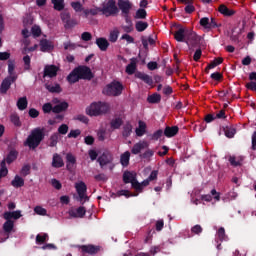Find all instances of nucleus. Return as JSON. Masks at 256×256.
<instances>
[{"label": "nucleus", "mask_w": 256, "mask_h": 256, "mask_svg": "<svg viewBox=\"0 0 256 256\" xmlns=\"http://www.w3.org/2000/svg\"><path fill=\"white\" fill-rule=\"evenodd\" d=\"M31 31L33 37H39V35H41V28L39 26H33Z\"/></svg>", "instance_id": "obj_53"}, {"label": "nucleus", "mask_w": 256, "mask_h": 256, "mask_svg": "<svg viewBox=\"0 0 256 256\" xmlns=\"http://www.w3.org/2000/svg\"><path fill=\"white\" fill-rule=\"evenodd\" d=\"M247 89L250 91H256V82H250L246 84Z\"/></svg>", "instance_id": "obj_64"}, {"label": "nucleus", "mask_w": 256, "mask_h": 256, "mask_svg": "<svg viewBox=\"0 0 256 256\" xmlns=\"http://www.w3.org/2000/svg\"><path fill=\"white\" fill-rule=\"evenodd\" d=\"M81 253H87L88 255H95V253H99V247L93 245H83L80 246Z\"/></svg>", "instance_id": "obj_13"}, {"label": "nucleus", "mask_w": 256, "mask_h": 256, "mask_svg": "<svg viewBox=\"0 0 256 256\" xmlns=\"http://www.w3.org/2000/svg\"><path fill=\"white\" fill-rule=\"evenodd\" d=\"M12 187H15V189H19L20 187H23L25 185V179L23 177L16 175L14 179L11 181Z\"/></svg>", "instance_id": "obj_18"}, {"label": "nucleus", "mask_w": 256, "mask_h": 256, "mask_svg": "<svg viewBox=\"0 0 256 256\" xmlns=\"http://www.w3.org/2000/svg\"><path fill=\"white\" fill-rule=\"evenodd\" d=\"M97 137L99 141H105V139H107V130L100 129L97 133Z\"/></svg>", "instance_id": "obj_46"}, {"label": "nucleus", "mask_w": 256, "mask_h": 256, "mask_svg": "<svg viewBox=\"0 0 256 256\" xmlns=\"http://www.w3.org/2000/svg\"><path fill=\"white\" fill-rule=\"evenodd\" d=\"M147 147H149V143L146 141L138 142L133 146L131 152L133 155H139V153L143 151V149H147Z\"/></svg>", "instance_id": "obj_14"}, {"label": "nucleus", "mask_w": 256, "mask_h": 256, "mask_svg": "<svg viewBox=\"0 0 256 256\" xmlns=\"http://www.w3.org/2000/svg\"><path fill=\"white\" fill-rule=\"evenodd\" d=\"M15 222L12 220H6V222L3 225V229L5 233H12V231H15Z\"/></svg>", "instance_id": "obj_22"}, {"label": "nucleus", "mask_w": 256, "mask_h": 256, "mask_svg": "<svg viewBox=\"0 0 256 256\" xmlns=\"http://www.w3.org/2000/svg\"><path fill=\"white\" fill-rule=\"evenodd\" d=\"M4 219L11 221V219H21L22 215H21V211L17 210V211H13V212H5L3 215Z\"/></svg>", "instance_id": "obj_16"}, {"label": "nucleus", "mask_w": 256, "mask_h": 256, "mask_svg": "<svg viewBox=\"0 0 256 256\" xmlns=\"http://www.w3.org/2000/svg\"><path fill=\"white\" fill-rule=\"evenodd\" d=\"M40 51L44 53L47 51H53V42L43 39L40 41Z\"/></svg>", "instance_id": "obj_15"}, {"label": "nucleus", "mask_w": 256, "mask_h": 256, "mask_svg": "<svg viewBox=\"0 0 256 256\" xmlns=\"http://www.w3.org/2000/svg\"><path fill=\"white\" fill-rule=\"evenodd\" d=\"M78 70V75L80 76V79H92L93 73H91V69H89L86 66H80L76 68Z\"/></svg>", "instance_id": "obj_9"}, {"label": "nucleus", "mask_w": 256, "mask_h": 256, "mask_svg": "<svg viewBox=\"0 0 256 256\" xmlns=\"http://www.w3.org/2000/svg\"><path fill=\"white\" fill-rule=\"evenodd\" d=\"M109 112V104L105 102H93L86 108V115L99 117Z\"/></svg>", "instance_id": "obj_3"}, {"label": "nucleus", "mask_w": 256, "mask_h": 256, "mask_svg": "<svg viewBox=\"0 0 256 256\" xmlns=\"http://www.w3.org/2000/svg\"><path fill=\"white\" fill-rule=\"evenodd\" d=\"M135 71H137V59L136 58H132L130 60V64H128L126 66V73L128 75H133V73H135Z\"/></svg>", "instance_id": "obj_17"}, {"label": "nucleus", "mask_w": 256, "mask_h": 256, "mask_svg": "<svg viewBox=\"0 0 256 256\" xmlns=\"http://www.w3.org/2000/svg\"><path fill=\"white\" fill-rule=\"evenodd\" d=\"M63 165H64L63 158H61L59 154H54L53 160H52V166L59 168V167H63Z\"/></svg>", "instance_id": "obj_27"}, {"label": "nucleus", "mask_w": 256, "mask_h": 256, "mask_svg": "<svg viewBox=\"0 0 256 256\" xmlns=\"http://www.w3.org/2000/svg\"><path fill=\"white\" fill-rule=\"evenodd\" d=\"M216 237H217V239H219V241L225 240V228H220L217 231Z\"/></svg>", "instance_id": "obj_50"}, {"label": "nucleus", "mask_w": 256, "mask_h": 256, "mask_svg": "<svg viewBox=\"0 0 256 256\" xmlns=\"http://www.w3.org/2000/svg\"><path fill=\"white\" fill-rule=\"evenodd\" d=\"M13 71H15V63L14 62H9V64H8V73H9L10 77H15L13 75Z\"/></svg>", "instance_id": "obj_58"}, {"label": "nucleus", "mask_w": 256, "mask_h": 256, "mask_svg": "<svg viewBox=\"0 0 256 256\" xmlns=\"http://www.w3.org/2000/svg\"><path fill=\"white\" fill-rule=\"evenodd\" d=\"M77 121H81L82 123H89V118H87L85 115H78L75 117Z\"/></svg>", "instance_id": "obj_60"}, {"label": "nucleus", "mask_w": 256, "mask_h": 256, "mask_svg": "<svg viewBox=\"0 0 256 256\" xmlns=\"http://www.w3.org/2000/svg\"><path fill=\"white\" fill-rule=\"evenodd\" d=\"M57 71H59V68L55 65H47L44 68V77H57Z\"/></svg>", "instance_id": "obj_11"}, {"label": "nucleus", "mask_w": 256, "mask_h": 256, "mask_svg": "<svg viewBox=\"0 0 256 256\" xmlns=\"http://www.w3.org/2000/svg\"><path fill=\"white\" fill-rule=\"evenodd\" d=\"M121 39L123 41H126L127 43H133L135 41V39L133 38V36L129 35V34H123Z\"/></svg>", "instance_id": "obj_54"}, {"label": "nucleus", "mask_w": 256, "mask_h": 256, "mask_svg": "<svg viewBox=\"0 0 256 256\" xmlns=\"http://www.w3.org/2000/svg\"><path fill=\"white\" fill-rule=\"evenodd\" d=\"M146 129H147V124H145V122L143 121H139V126L138 128H136V135L138 137H143V135H145Z\"/></svg>", "instance_id": "obj_25"}, {"label": "nucleus", "mask_w": 256, "mask_h": 256, "mask_svg": "<svg viewBox=\"0 0 256 256\" xmlns=\"http://www.w3.org/2000/svg\"><path fill=\"white\" fill-rule=\"evenodd\" d=\"M147 27H149V24H147V22L138 21L136 23V30L139 31V33L145 31V29H147Z\"/></svg>", "instance_id": "obj_37"}, {"label": "nucleus", "mask_w": 256, "mask_h": 256, "mask_svg": "<svg viewBox=\"0 0 256 256\" xmlns=\"http://www.w3.org/2000/svg\"><path fill=\"white\" fill-rule=\"evenodd\" d=\"M21 176L22 177H27V175H29V173H31V167L30 166H24L22 169H21Z\"/></svg>", "instance_id": "obj_52"}, {"label": "nucleus", "mask_w": 256, "mask_h": 256, "mask_svg": "<svg viewBox=\"0 0 256 256\" xmlns=\"http://www.w3.org/2000/svg\"><path fill=\"white\" fill-rule=\"evenodd\" d=\"M186 13H193L195 11V6H193V3H188V5L185 7Z\"/></svg>", "instance_id": "obj_63"}, {"label": "nucleus", "mask_w": 256, "mask_h": 256, "mask_svg": "<svg viewBox=\"0 0 256 256\" xmlns=\"http://www.w3.org/2000/svg\"><path fill=\"white\" fill-rule=\"evenodd\" d=\"M67 159V167L68 169H71L73 167V165H75L76 159L75 156H73V154H67L66 156Z\"/></svg>", "instance_id": "obj_41"}, {"label": "nucleus", "mask_w": 256, "mask_h": 256, "mask_svg": "<svg viewBox=\"0 0 256 256\" xmlns=\"http://www.w3.org/2000/svg\"><path fill=\"white\" fill-rule=\"evenodd\" d=\"M161 101V95L159 94H152L148 97L149 103H159Z\"/></svg>", "instance_id": "obj_45"}, {"label": "nucleus", "mask_w": 256, "mask_h": 256, "mask_svg": "<svg viewBox=\"0 0 256 256\" xmlns=\"http://www.w3.org/2000/svg\"><path fill=\"white\" fill-rule=\"evenodd\" d=\"M176 41H183L185 39V28H180L174 33Z\"/></svg>", "instance_id": "obj_33"}, {"label": "nucleus", "mask_w": 256, "mask_h": 256, "mask_svg": "<svg viewBox=\"0 0 256 256\" xmlns=\"http://www.w3.org/2000/svg\"><path fill=\"white\" fill-rule=\"evenodd\" d=\"M52 4L56 11H63L65 9V0H52Z\"/></svg>", "instance_id": "obj_31"}, {"label": "nucleus", "mask_w": 256, "mask_h": 256, "mask_svg": "<svg viewBox=\"0 0 256 256\" xmlns=\"http://www.w3.org/2000/svg\"><path fill=\"white\" fill-rule=\"evenodd\" d=\"M96 44L98 45L101 51H107L109 47V41L106 38H98L96 39Z\"/></svg>", "instance_id": "obj_19"}, {"label": "nucleus", "mask_w": 256, "mask_h": 256, "mask_svg": "<svg viewBox=\"0 0 256 256\" xmlns=\"http://www.w3.org/2000/svg\"><path fill=\"white\" fill-rule=\"evenodd\" d=\"M130 158H131V153L129 151L124 152L120 158L121 165H123V167H127V165H129Z\"/></svg>", "instance_id": "obj_28"}, {"label": "nucleus", "mask_w": 256, "mask_h": 256, "mask_svg": "<svg viewBox=\"0 0 256 256\" xmlns=\"http://www.w3.org/2000/svg\"><path fill=\"white\" fill-rule=\"evenodd\" d=\"M118 7L122 11V15H129L131 9H133V4L129 0H118Z\"/></svg>", "instance_id": "obj_6"}, {"label": "nucleus", "mask_w": 256, "mask_h": 256, "mask_svg": "<svg viewBox=\"0 0 256 256\" xmlns=\"http://www.w3.org/2000/svg\"><path fill=\"white\" fill-rule=\"evenodd\" d=\"M51 184L54 187V189H58L59 190L62 187L61 182H59L56 179L51 180Z\"/></svg>", "instance_id": "obj_62"}, {"label": "nucleus", "mask_w": 256, "mask_h": 256, "mask_svg": "<svg viewBox=\"0 0 256 256\" xmlns=\"http://www.w3.org/2000/svg\"><path fill=\"white\" fill-rule=\"evenodd\" d=\"M71 7H72V9H74V11H76V13H81V11H83V16L87 17V16H85V11H89V9L84 10L83 5H81V3L72 2Z\"/></svg>", "instance_id": "obj_30"}, {"label": "nucleus", "mask_w": 256, "mask_h": 256, "mask_svg": "<svg viewBox=\"0 0 256 256\" xmlns=\"http://www.w3.org/2000/svg\"><path fill=\"white\" fill-rule=\"evenodd\" d=\"M155 155V152L151 149H148L145 151V153L142 155L143 159H151V157Z\"/></svg>", "instance_id": "obj_55"}, {"label": "nucleus", "mask_w": 256, "mask_h": 256, "mask_svg": "<svg viewBox=\"0 0 256 256\" xmlns=\"http://www.w3.org/2000/svg\"><path fill=\"white\" fill-rule=\"evenodd\" d=\"M34 212L36 213V215H42V216L47 215V209H45L41 206H36L34 208Z\"/></svg>", "instance_id": "obj_48"}, {"label": "nucleus", "mask_w": 256, "mask_h": 256, "mask_svg": "<svg viewBox=\"0 0 256 256\" xmlns=\"http://www.w3.org/2000/svg\"><path fill=\"white\" fill-rule=\"evenodd\" d=\"M219 12L222 13V15H226V16H231L233 15V10H229V8H227V6L225 5H221L219 7Z\"/></svg>", "instance_id": "obj_39"}, {"label": "nucleus", "mask_w": 256, "mask_h": 256, "mask_svg": "<svg viewBox=\"0 0 256 256\" xmlns=\"http://www.w3.org/2000/svg\"><path fill=\"white\" fill-rule=\"evenodd\" d=\"M11 122L16 125V127H19V125H21V121L19 120V116L17 115H12L11 116Z\"/></svg>", "instance_id": "obj_57"}, {"label": "nucleus", "mask_w": 256, "mask_h": 256, "mask_svg": "<svg viewBox=\"0 0 256 256\" xmlns=\"http://www.w3.org/2000/svg\"><path fill=\"white\" fill-rule=\"evenodd\" d=\"M46 89L50 91V93H61V86L58 84L53 85H46Z\"/></svg>", "instance_id": "obj_42"}, {"label": "nucleus", "mask_w": 256, "mask_h": 256, "mask_svg": "<svg viewBox=\"0 0 256 256\" xmlns=\"http://www.w3.org/2000/svg\"><path fill=\"white\" fill-rule=\"evenodd\" d=\"M123 181L124 183H131L132 187L136 189V191H142L143 187H147V185H149V180H144L142 183H138L137 173L135 172H124Z\"/></svg>", "instance_id": "obj_4"}, {"label": "nucleus", "mask_w": 256, "mask_h": 256, "mask_svg": "<svg viewBox=\"0 0 256 256\" xmlns=\"http://www.w3.org/2000/svg\"><path fill=\"white\" fill-rule=\"evenodd\" d=\"M135 77H137V79H141V81H144V83H147V85H153V79L147 74L138 72L136 73Z\"/></svg>", "instance_id": "obj_21"}, {"label": "nucleus", "mask_w": 256, "mask_h": 256, "mask_svg": "<svg viewBox=\"0 0 256 256\" xmlns=\"http://www.w3.org/2000/svg\"><path fill=\"white\" fill-rule=\"evenodd\" d=\"M102 12V15L105 17H113L119 13V8L114 0H108L103 2L101 8H95L90 10H85V17H89V15H97V13Z\"/></svg>", "instance_id": "obj_1"}, {"label": "nucleus", "mask_w": 256, "mask_h": 256, "mask_svg": "<svg viewBox=\"0 0 256 256\" xmlns=\"http://www.w3.org/2000/svg\"><path fill=\"white\" fill-rule=\"evenodd\" d=\"M69 107V104L67 102H61L54 106L53 113H61L63 111H66V109Z\"/></svg>", "instance_id": "obj_26"}, {"label": "nucleus", "mask_w": 256, "mask_h": 256, "mask_svg": "<svg viewBox=\"0 0 256 256\" xmlns=\"http://www.w3.org/2000/svg\"><path fill=\"white\" fill-rule=\"evenodd\" d=\"M101 167H103V165H107V163H111V156L110 154H106V155H103L102 157H100L98 159Z\"/></svg>", "instance_id": "obj_36"}, {"label": "nucleus", "mask_w": 256, "mask_h": 256, "mask_svg": "<svg viewBox=\"0 0 256 256\" xmlns=\"http://www.w3.org/2000/svg\"><path fill=\"white\" fill-rule=\"evenodd\" d=\"M122 91H123V85H121L117 81H114V82L108 84L103 89L104 95H112L113 97H117V95H121Z\"/></svg>", "instance_id": "obj_5"}, {"label": "nucleus", "mask_w": 256, "mask_h": 256, "mask_svg": "<svg viewBox=\"0 0 256 256\" xmlns=\"http://www.w3.org/2000/svg\"><path fill=\"white\" fill-rule=\"evenodd\" d=\"M46 241H49V235L46 233H41L36 236V243L37 245H43V243H46Z\"/></svg>", "instance_id": "obj_29"}, {"label": "nucleus", "mask_w": 256, "mask_h": 256, "mask_svg": "<svg viewBox=\"0 0 256 256\" xmlns=\"http://www.w3.org/2000/svg\"><path fill=\"white\" fill-rule=\"evenodd\" d=\"M121 125H123V120H121V118H116L111 121L112 129H119V127H121Z\"/></svg>", "instance_id": "obj_43"}, {"label": "nucleus", "mask_w": 256, "mask_h": 256, "mask_svg": "<svg viewBox=\"0 0 256 256\" xmlns=\"http://www.w3.org/2000/svg\"><path fill=\"white\" fill-rule=\"evenodd\" d=\"M229 162L234 167H237V166L241 165V163H243V157H241V156H239V157L230 156L229 157Z\"/></svg>", "instance_id": "obj_32"}, {"label": "nucleus", "mask_w": 256, "mask_h": 256, "mask_svg": "<svg viewBox=\"0 0 256 256\" xmlns=\"http://www.w3.org/2000/svg\"><path fill=\"white\" fill-rule=\"evenodd\" d=\"M45 134L43 133V129L36 128L31 131L30 135L27 137L24 145L29 147V149H37L41 142L43 141Z\"/></svg>", "instance_id": "obj_2"}, {"label": "nucleus", "mask_w": 256, "mask_h": 256, "mask_svg": "<svg viewBox=\"0 0 256 256\" xmlns=\"http://www.w3.org/2000/svg\"><path fill=\"white\" fill-rule=\"evenodd\" d=\"M211 195L214 199V201H221V194L217 192V190L213 189L211 190Z\"/></svg>", "instance_id": "obj_56"}, {"label": "nucleus", "mask_w": 256, "mask_h": 256, "mask_svg": "<svg viewBox=\"0 0 256 256\" xmlns=\"http://www.w3.org/2000/svg\"><path fill=\"white\" fill-rule=\"evenodd\" d=\"M81 39H82V41H91V39H92L91 33H89V32L82 33Z\"/></svg>", "instance_id": "obj_59"}, {"label": "nucleus", "mask_w": 256, "mask_h": 256, "mask_svg": "<svg viewBox=\"0 0 256 256\" xmlns=\"http://www.w3.org/2000/svg\"><path fill=\"white\" fill-rule=\"evenodd\" d=\"M225 135H226V137H228V139H232V137H235V130H234V128L226 127L225 128Z\"/></svg>", "instance_id": "obj_49"}, {"label": "nucleus", "mask_w": 256, "mask_h": 256, "mask_svg": "<svg viewBox=\"0 0 256 256\" xmlns=\"http://www.w3.org/2000/svg\"><path fill=\"white\" fill-rule=\"evenodd\" d=\"M179 133V127L177 126H172V127H166L164 131V135L166 137H175Z\"/></svg>", "instance_id": "obj_20"}, {"label": "nucleus", "mask_w": 256, "mask_h": 256, "mask_svg": "<svg viewBox=\"0 0 256 256\" xmlns=\"http://www.w3.org/2000/svg\"><path fill=\"white\" fill-rule=\"evenodd\" d=\"M135 19H145L147 17V11L143 8H140L136 11Z\"/></svg>", "instance_id": "obj_38"}, {"label": "nucleus", "mask_w": 256, "mask_h": 256, "mask_svg": "<svg viewBox=\"0 0 256 256\" xmlns=\"http://www.w3.org/2000/svg\"><path fill=\"white\" fill-rule=\"evenodd\" d=\"M60 135L57 133L52 134L49 140V146L50 147H56L57 143H59Z\"/></svg>", "instance_id": "obj_35"}, {"label": "nucleus", "mask_w": 256, "mask_h": 256, "mask_svg": "<svg viewBox=\"0 0 256 256\" xmlns=\"http://www.w3.org/2000/svg\"><path fill=\"white\" fill-rule=\"evenodd\" d=\"M75 189L82 201L83 199H87V185H85L84 182H77Z\"/></svg>", "instance_id": "obj_8"}, {"label": "nucleus", "mask_w": 256, "mask_h": 256, "mask_svg": "<svg viewBox=\"0 0 256 256\" xmlns=\"http://www.w3.org/2000/svg\"><path fill=\"white\" fill-rule=\"evenodd\" d=\"M15 79H17V77H15V76H10V77L4 79L1 84V87H0V92L7 93V91H9V87H11V83H13V81H15Z\"/></svg>", "instance_id": "obj_12"}, {"label": "nucleus", "mask_w": 256, "mask_h": 256, "mask_svg": "<svg viewBox=\"0 0 256 256\" xmlns=\"http://www.w3.org/2000/svg\"><path fill=\"white\" fill-rule=\"evenodd\" d=\"M15 159H17V151L12 150V151H10V153L8 154V156L6 158V162L13 163V161H15Z\"/></svg>", "instance_id": "obj_44"}, {"label": "nucleus", "mask_w": 256, "mask_h": 256, "mask_svg": "<svg viewBox=\"0 0 256 256\" xmlns=\"http://www.w3.org/2000/svg\"><path fill=\"white\" fill-rule=\"evenodd\" d=\"M86 212L87 211L85 210V207L80 206L78 208H71L69 210V215L70 217L81 218V217H85Z\"/></svg>", "instance_id": "obj_10"}, {"label": "nucleus", "mask_w": 256, "mask_h": 256, "mask_svg": "<svg viewBox=\"0 0 256 256\" xmlns=\"http://www.w3.org/2000/svg\"><path fill=\"white\" fill-rule=\"evenodd\" d=\"M67 79H68L69 83H77V81H79V79H81L77 68L74 69V71H72V73H70V75L67 77Z\"/></svg>", "instance_id": "obj_24"}, {"label": "nucleus", "mask_w": 256, "mask_h": 256, "mask_svg": "<svg viewBox=\"0 0 256 256\" xmlns=\"http://www.w3.org/2000/svg\"><path fill=\"white\" fill-rule=\"evenodd\" d=\"M17 107L20 111L27 109V97H22L17 102Z\"/></svg>", "instance_id": "obj_34"}, {"label": "nucleus", "mask_w": 256, "mask_h": 256, "mask_svg": "<svg viewBox=\"0 0 256 256\" xmlns=\"http://www.w3.org/2000/svg\"><path fill=\"white\" fill-rule=\"evenodd\" d=\"M200 25L204 30L211 31V29H215V27H217V22L214 20V18L209 19L204 17L200 20Z\"/></svg>", "instance_id": "obj_7"}, {"label": "nucleus", "mask_w": 256, "mask_h": 256, "mask_svg": "<svg viewBox=\"0 0 256 256\" xmlns=\"http://www.w3.org/2000/svg\"><path fill=\"white\" fill-rule=\"evenodd\" d=\"M119 28H113L111 31H110V34H109V41L110 43H117V39H119Z\"/></svg>", "instance_id": "obj_23"}, {"label": "nucleus", "mask_w": 256, "mask_h": 256, "mask_svg": "<svg viewBox=\"0 0 256 256\" xmlns=\"http://www.w3.org/2000/svg\"><path fill=\"white\" fill-rule=\"evenodd\" d=\"M69 133V126L67 124H61L58 127V135H67Z\"/></svg>", "instance_id": "obj_40"}, {"label": "nucleus", "mask_w": 256, "mask_h": 256, "mask_svg": "<svg viewBox=\"0 0 256 256\" xmlns=\"http://www.w3.org/2000/svg\"><path fill=\"white\" fill-rule=\"evenodd\" d=\"M79 135H81V130L79 129L71 130L68 134V139H77Z\"/></svg>", "instance_id": "obj_47"}, {"label": "nucleus", "mask_w": 256, "mask_h": 256, "mask_svg": "<svg viewBox=\"0 0 256 256\" xmlns=\"http://www.w3.org/2000/svg\"><path fill=\"white\" fill-rule=\"evenodd\" d=\"M203 228L200 225H196L192 228V233L195 235H199V233H202Z\"/></svg>", "instance_id": "obj_61"}, {"label": "nucleus", "mask_w": 256, "mask_h": 256, "mask_svg": "<svg viewBox=\"0 0 256 256\" xmlns=\"http://www.w3.org/2000/svg\"><path fill=\"white\" fill-rule=\"evenodd\" d=\"M54 107L51 103H45L42 106V110L44 111V113H51V111H53Z\"/></svg>", "instance_id": "obj_51"}]
</instances>
